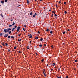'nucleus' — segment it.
Returning <instances> with one entry per match:
<instances>
[{"mask_svg":"<svg viewBox=\"0 0 78 78\" xmlns=\"http://www.w3.org/2000/svg\"><path fill=\"white\" fill-rule=\"evenodd\" d=\"M49 11H51V9H50V10H49Z\"/></svg>","mask_w":78,"mask_h":78,"instance_id":"nucleus-60","label":"nucleus"},{"mask_svg":"<svg viewBox=\"0 0 78 78\" xmlns=\"http://www.w3.org/2000/svg\"><path fill=\"white\" fill-rule=\"evenodd\" d=\"M24 27L25 28H26V25H24Z\"/></svg>","mask_w":78,"mask_h":78,"instance_id":"nucleus-47","label":"nucleus"},{"mask_svg":"<svg viewBox=\"0 0 78 78\" xmlns=\"http://www.w3.org/2000/svg\"><path fill=\"white\" fill-rule=\"evenodd\" d=\"M17 32H16V34H17Z\"/></svg>","mask_w":78,"mask_h":78,"instance_id":"nucleus-64","label":"nucleus"},{"mask_svg":"<svg viewBox=\"0 0 78 78\" xmlns=\"http://www.w3.org/2000/svg\"><path fill=\"white\" fill-rule=\"evenodd\" d=\"M20 27H17V32L19 31V30H20Z\"/></svg>","mask_w":78,"mask_h":78,"instance_id":"nucleus-1","label":"nucleus"},{"mask_svg":"<svg viewBox=\"0 0 78 78\" xmlns=\"http://www.w3.org/2000/svg\"><path fill=\"white\" fill-rule=\"evenodd\" d=\"M40 41H43V38H41Z\"/></svg>","mask_w":78,"mask_h":78,"instance_id":"nucleus-20","label":"nucleus"},{"mask_svg":"<svg viewBox=\"0 0 78 78\" xmlns=\"http://www.w3.org/2000/svg\"><path fill=\"white\" fill-rule=\"evenodd\" d=\"M47 67H48V64H47Z\"/></svg>","mask_w":78,"mask_h":78,"instance_id":"nucleus-46","label":"nucleus"},{"mask_svg":"<svg viewBox=\"0 0 78 78\" xmlns=\"http://www.w3.org/2000/svg\"><path fill=\"white\" fill-rule=\"evenodd\" d=\"M8 30V31L9 32V31H11V28H9L8 29H7Z\"/></svg>","mask_w":78,"mask_h":78,"instance_id":"nucleus-3","label":"nucleus"},{"mask_svg":"<svg viewBox=\"0 0 78 78\" xmlns=\"http://www.w3.org/2000/svg\"><path fill=\"white\" fill-rule=\"evenodd\" d=\"M5 2H7V0H5Z\"/></svg>","mask_w":78,"mask_h":78,"instance_id":"nucleus-50","label":"nucleus"},{"mask_svg":"<svg viewBox=\"0 0 78 78\" xmlns=\"http://www.w3.org/2000/svg\"><path fill=\"white\" fill-rule=\"evenodd\" d=\"M37 14V13H35V15H36Z\"/></svg>","mask_w":78,"mask_h":78,"instance_id":"nucleus-57","label":"nucleus"},{"mask_svg":"<svg viewBox=\"0 0 78 78\" xmlns=\"http://www.w3.org/2000/svg\"><path fill=\"white\" fill-rule=\"evenodd\" d=\"M38 37H36L35 38V39H38Z\"/></svg>","mask_w":78,"mask_h":78,"instance_id":"nucleus-12","label":"nucleus"},{"mask_svg":"<svg viewBox=\"0 0 78 78\" xmlns=\"http://www.w3.org/2000/svg\"><path fill=\"white\" fill-rule=\"evenodd\" d=\"M67 31H70V29H68L67 30Z\"/></svg>","mask_w":78,"mask_h":78,"instance_id":"nucleus-48","label":"nucleus"},{"mask_svg":"<svg viewBox=\"0 0 78 78\" xmlns=\"http://www.w3.org/2000/svg\"><path fill=\"white\" fill-rule=\"evenodd\" d=\"M50 33L51 34H52V33H53V31H51L50 32Z\"/></svg>","mask_w":78,"mask_h":78,"instance_id":"nucleus-26","label":"nucleus"},{"mask_svg":"<svg viewBox=\"0 0 78 78\" xmlns=\"http://www.w3.org/2000/svg\"><path fill=\"white\" fill-rule=\"evenodd\" d=\"M66 78H69V77L68 76H66Z\"/></svg>","mask_w":78,"mask_h":78,"instance_id":"nucleus-49","label":"nucleus"},{"mask_svg":"<svg viewBox=\"0 0 78 78\" xmlns=\"http://www.w3.org/2000/svg\"><path fill=\"white\" fill-rule=\"evenodd\" d=\"M52 13H53V14H55L56 13V12H54V11H53L52 12Z\"/></svg>","mask_w":78,"mask_h":78,"instance_id":"nucleus-9","label":"nucleus"},{"mask_svg":"<svg viewBox=\"0 0 78 78\" xmlns=\"http://www.w3.org/2000/svg\"><path fill=\"white\" fill-rule=\"evenodd\" d=\"M56 7H58V5H56Z\"/></svg>","mask_w":78,"mask_h":78,"instance_id":"nucleus-62","label":"nucleus"},{"mask_svg":"<svg viewBox=\"0 0 78 78\" xmlns=\"http://www.w3.org/2000/svg\"><path fill=\"white\" fill-rule=\"evenodd\" d=\"M16 48H17V46H15L14 47V49H16Z\"/></svg>","mask_w":78,"mask_h":78,"instance_id":"nucleus-23","label":"nucleus"},{"mask_svg":"<svg viewBox=\"0 0 78 78\" xmlns=\"http://www.w3.org/2000/svg\"><path fill=\"white\" fill-rule=\"evenodd\" d=\"M32 12H31L30 13V16H32Z\"/></svg>","mask_w":78,"mask_h":78,"instance_id":"nucleus-22","label":"nucleus"},{"mask_svg":"<svg viewBox=\"0 0 78 78\" xmlns=\"http://www.w3.org/2000/svg\"><path fill=\"white\" fill-rule=\"evenodd\" d=\"M8 51L9 53H10V52H11V51L10 49H8Z\"/></svg>","mask_w":78,"mask_h":78,"instance_id":"nucleus-13","label":"nucleus"},{"mask_svg":"<svg viewBox=\"0 0 78 78\" xmlns=\"http://www.w3.org/2000/svg\"><path fill=\"white\" fill-rule=\"evenodd\" d=\"M43 74H44V76L45 77V76H47V75H46V74H45V73H43Z\"/></svg>","mask_w":78,"mask_h":78,"instance_id":"nucleus-11","label":"nucleus"},{"mask_svg":"<svg viewBox=\"0 0 78 78\" xmlns=\"http://www.w3.org/2000/svg\"><path fill=\"white\" fill-rule=\"evenodd\" d=\"M2 35H3V34L2 33H0V36H2Z\"/></svg>","mask_w":78,"mask_h":78,"instance_id":"nucleus-28","label":"nucleus"},{"mask_svg":"<svg viewBox=\"0 0 78 78\" xmlns=\"http://www.w3.org/2000/svg\"><path fill=\"white\" fill-rule=\"evenodd\" d=\"M74 62H77V60H74Z\"/></svg>","mask_w":78,"mask_h":78,"instance_id":"nucleus-30","label":"nucleus"},{"mask_svg":"<svg viewBox=\"0 0 78 78\" xmlns=\"http://www.w3.org/2000/svg\"><path fill=\"white\" fill-rule=\"evenodd\" d=\"M8 34H5V35L4 36V37H8Z\"/></svg>","mask_w":78,"mask_h":78,"instance_id":"nucleus-4","label":"nucleus"},{"mask_svg":"<svg viewBox=\"0 0 78 78\" xmlns=\"http://www.w3.org/2000/svg\"><path fill=\"white\" fill-rule=\"evenodd\" d=\"M35 54L36 55H37V53H35Z\"/></svg>","mask_w":78,"mask_h":78,"instance_id":"nucleus-54","label":"nucleus"},{"mask_svg":"<svg viewBox=\"0 0 78 78\" xmlns=\"http://www.w3.org/2000/svg\"><path fill=\"white\" fill-rule=\"evenodd\" d=\"M44 46H47V45H46V44H44Z\"/></svg>","mask_w":78,"mask_h":78,"instance_id":"nucleus-52","label":"nucleus"},{"mask_svg":"<svg viewBox=\"0 0 78 78\" xmlns=\"http://www.w3.org/2000/svg\"><path fill=\"white\" fill-rule=\"evenodd\" d=\"M53 69H51V71H53Z\"/></svg>","mask_w":78,"mask_h":78,"instance_id":"nucleus-58","label":"nucleus"},{"mask_svg":"<svg viewBox=\"0 0 78 78\" xmlns=\"http://www.w3.org/2000/svg\"><path fill=\"white\" fill-rule=\"evenodd\" d=\"M58 3H59L60 5H61V4H62V3H61V1H59L58 2Z\"/></svg>","mask_w":78,"mask_h":78,"instance_id":"nucleus-5","label":"nucleus"},{"mask_svg":"<svg viewBox=\"0 0 78 78\" xmlns=\"http://www.w3.org/2000/svg\"><path fill=\"white\" fill-rule=\"evenodd\" d=\"M43 70H44V72H45V69H43Z\"/></svg>","mask_w":78,"mask_h":78,"instance_id":"nucleus-53","label":"nucleus"},{"mask_svg":"<svg viewBox=\"0 0 78 78\" xmlns=\"http://www.w3.org/2000/svg\"><path fill=\"white\" fill-rule=\"evenodd\" d=\"M11 31H9V34H11Z\"/></svg>","mask_w":78,"mask_h":78,"instance_id":"nucleus-18","label":"nucleus"},{"mask_svg":"<svg viewBox=\"0 0 78 78\" xmlns=\"http://www.w3.org/2000/svg\"><path fill=\"white\" fill-rule=\"evenodd\" d=\"M51 48H54L53 47V45H52L51 46Z\"/></svg>","mask_w":78,"mask_h":78,"instance_id":"nucleus-31","label":"nucleus"},{"mask_svg":"<svg viewBox=\"0 0 78 78\" xmlns=\"http://www.w3.org/2000/svg\"><path fill=\"white\" fill-rule=\"evenodd\" d=\"M11 37L12 38V39H14V36H11Z\"/></svg>","mask_w":78,"mask_h":78,"instance_id":"nucleus-10","label":"nucleus"},{"mask_svg":"<svg viewBox=\"0 0 78 78\" xmlns=\"http://www.w3.org/2000/svg\"><path fill=\"white\" fill-rule=\"evenodd\" d=\"M15 28H17V26H15Z\"/></svg>","mask_w":78,"mask_h":78,"instance_id":"nucleus-51","label":"nucleus"},{"mask_svg":"<svg viewBox=\"0 0 78 78\" xmlns=\"http://www.w3.org/2000/svg\"><path fill=\"white\" fill-rule=\"evenodd\" d=\"M21 53V51H20L19 52V53Z\"/></svg>","mask_w":78,"mask_h":78,"instance_id":"nucleus-44","label":"nucleus"},{"mask_svg":"<svg viewBox=\"0 0 78 78\" xmlns=\"http://www.w3.org/2000/svg\"><path fill=\"white\" fill-rule=\"evenodd\" d=\"M65 33H66V32L64 31L63 33V34H65Z\"/></svg>","mask_w":78,"mask_h":78,"instance_id":"nucleus-34","label":"nucleus"},{"mask_svg":"<svg viewBox=\"0 0 78 78\" xmlns=\"http://www.w3.org/2000/svg\"><path fill=\"white\" fill-rule=\"evenodd\" d=\"M1 3H3L4 2H5V1H2L1 2Z\"/></svg>","mask_w":78,"mask_h":78,"instance_id":"nucleus-6","label":"nucleus"},{"mask_svg":"<svg viewBox=\"0 0 78 78\" xmlns=\"http://www.w3.org/2000/svg\"><path fill=\"white\" fill-rule=\"evenodd\" d=\"M15 24V23L14 22H13L12 24V25H14Z\"/></svg>","mask_w":78,"mask_h":78,"instance_id":"nucleus-33","label":"nucleus"},{"mask_svg":"<svg viewBox=\"0 0 78 78\" xmlns=\"http://www.w3.org/2000/svg\"><path fill=\"white\" fill-rule=\"evenodd\" d=\"M12 25H9V27H12Z\"/></svg>","mask_w":78,"mask_h":78,"instance_id":"nucleus-43","label":"nucleus"},{"mask_svg":"<svg viewBox=\"0 0 78 78\" xmlns=\"http://www.w3.org/2000/svg\"><path fill=\"white\" fill-rule=\"evenodd\" d=\"M44 59H43L41 60V61L42 62H44Z\"/></svg>","mask_w":78,"mask_h":78,"instance_id":"nucleus-24","label":"nucleus"},{"mask_svg":"<svg viewBox=\"0 0 78 78\" xmlns=\"http://www.w3.org/2000/svg\"><path fill=\"white\" fill-rule=\"evenodd\" d=\"M2 45L3 46H5V44L4 43H3L2 44Z\"/></svg>","mask_w":78,"mask_h":78,"instance_id":"nucleus-25","label":"nucleus"},{"mask_svg":"<svg viewBox=\"0 0 78 78\" xmlns=\"http://www.w3.org/2000/svg\"><path fill=\"white\" fill-rule=\"evenodd\" d=\"M52 66H55V63H53V64H52Z\"/></svg>","mask_w":78,"mask_h":78,"instance_id":"nucleus-16","label":"nucleus"},{"mask_svg":"<svg viewBox=\"0 0 78 78\" xmlns=\"http://www.w3.org/2000/svg\"><path fill=\"white\" fill-rule=\"evenodd\" d=\"M29 48H30V47H29V46H27V50H29Z\"/></svg>","mask_w":78,"mask_h":78,"instance_id":"nucleus-17","label":"nucleus"},{"mask_svg":"<svg viewBox=\"0 0 78 78\" xmlns=\"http://www.w3.org/2000/svg\"><path fill=\"white\" fill-rule=\"evenodd\" d=\"M43 73H45V72H44V71H43Z\"/></svg>","mask_w":78,"mask_h":78,"instance_id":"nucleus-59","label":"nucleus"},{"mask_svg":"<svg viewBox=\"0 0 78 78\" xmlns=\"http://www.w3.org/2000/svg\"><path fill=\"white\" fill-rule=\"evenodd\" d=\"M27 2L28 4H29L30 3V2H29V1L28 0H27Z\"/></svg>","mask_w":78,"mask_h":78,"instance_id":"nucleus-8","label":"nucleus"},{"mask_svg":"<svg viewBox=\"0 0 78 78\" xmlns=\"http://www.w3.org/2000/svg\"><path fill=\"white\" fill-rule=\"evenodd\" d=\"M10 37H11V36H8V38H10Z\"/></svg>","mask_w":78,"mask_h":78,"instance_id":"nucleus-32","label":"nucleus"},{"mask_svg":"<svg viewBox=\"0 0 78 78\" xmlns=\"http://www.w3.org/2000/svg\"><path fill=\"white\" fill-rule=\"evenodd\" d=\"M31 42H32V41H30V44H31Z\"/></svg>","mask_w":78,"mask_h":78,"instance_id":"nucleus-55","label":"nucleus"},{"mask_svg":"<svg viewBox=\"0 0 78 78\" xmlns=\"http://www.w3.org/2000/svg\"><path fill=\"white\" fill-rule=\"evenodd\" d=\"M22 34H20L18 36H19V37H20V35H21Z\"/></svg>","mask_w":78,"mask_h":78,"instance_id":"nucleus-36","label":"nucleus"},{"mask_svg":"<svg viewBox=\"0 0 78 78\" xmlns=\"http://www.w3.org/2000/svg\"><path fill=\"white\" fill-rule=\"evenodd\" d=\"M38 33L39 34H40L41 33V32H40L39 31H38Z\"/></svg>","mask_w":78,"mask_h":78,"instance_id":"nucleus-40","label":"nucleus"},{"mask_svg":"<svg viewBox=\"0 0 78 78\" xmlns=\"http://www.w3.org/2000/svg\"><path fill=\"white\" fill-rule=\"evenodd\" d=\"M12 30L14 31V30H15V28H13Z\"/></svg>","mask_w":78,"mask_h":78,"instance_id":"nucleus-39","label":"nucleus"},{"mask_svg":"<svg viewBox=\"0 0 78 78\" xmlns=\"http://www.w3.org/2000/svg\"><path fill=\"white\" fill-rule=\"evenodd\" d=\"M39 46V47H42V44H40Z\"/></svg>","mask_w":78,"mask_h":78,"instance_id":"nucleus-19","label":"nucleus"},{"mask_svg":"<svg viewBox=\"0 0 78 78\" xmlns=\"http://www.w3.org/2000/svg\"><path fill=\"white\" fill-rule=\"evenodd\" d=\"M67 13V11H65V12H64V13H65V14H66V13Z\"/></svg>","mask_w":78,"mask_h":78,"instance_id":"nucleus-27","label":"nucleus"},{"mask_svg":"<svg viewBox=\"0 0 78 78\" xmlns=\"http://www.w3.org/2000/svg\"><path fill=\"white\" fill-rule=\"evenodd\" d=\"M33 17H36V15H33Z\"/></svg>","mask_w":78,"mask_h":78,"instance_id":"nucleus-14","label":"nucleus"},{"mask_svg":"<svg viewBox=\"0 0 78 78\" xmlns=\"http://www.w3.org/2000/svg\"><path fill=\"white\" fill-rule=\"evenodd\" d=\"M31 34H28V36H31Z\"/></svg>","mask_w":78,"mask_h":78,"instance_id":"nucleus-38","label":"nucleus"},{"mask_svg":"<svg viewBox=\"0 0 78 78\" xmlns=\"http://www.w3.org/2000/svg\"><path fill=\"white\" fill-rule=\"evenodd\" d=\"M4 31L5 33H7V32H9L8 31V29H4Z\"/></svg>","mask_w":78,"mask_h":78,"instance_id":"nucleus-2","label":"nucleus"},{"mask_svg":"<svg viewBox=\"0 0 78 78\" xmlns=\"http://www.w3.org/2000/svg\"><path fill=\"white\" fill-rule=\"evenodd\" d=\"M1 48H2V46H0Z\"/></svg>","mask_w":78,"mask_h":78,"instance_id":"nucleus-61","label":"nucleus"},{"mask_svg":"<svg viewBox=\"0 0 78 78\" xmlns=\"http://www.w3.org/2000/svg\"><path fill=\"white\" fill-rule=\"evenodd\" d=\"M23 30H24V31H25V29H24V28H23Z\"/></svg>","mask_w":78,"mask_h":78,"instance_id":"nucleus-37","label":"nucleus"},{"mask_svg":"<svg viewBox=\"0 0 78 78\" xmlns=\"http://www.w3.org/2000/svg\"><path fill=\"white\" fill-rule=\"evenodd\" d=\"M12 31H13V30L12 29Z\"/></svg>","mask_w":78,"mask_h":78,"instance_id":"nucleus-63","label":"nucleus"},{"mask_svg":"<svg viewBox=\"0 0 78 78\" xmlns=\"http://www.w3.org/2000/svg\"><path fill=\"white\" fill-rule=\"evenodd\" d=\"M5 45L6 46H7L8 44H7V43H5Z\"/></svg>","mask_w":78,"mask_h":78,"instance_id":"nucleus-35","label":"nucleus"},{"mask_svg":"<svg viewBox=\"0 0 78 78\" xmlns=\"http://www.w3.org/2000/svg\"><path fill=\"white\" fill-rule=\"evenodd\" d=\"M54 16H57V15L56 14H55Z\"/></svg>","mask_w":78,"mask_h":78,"instance_id":"nucleus-45","label":"nucleus"},{"mask_svg":"<svg viewBox=\"0 0 78 78\" xmlns=\"http://www.w3.org/2000/svg\"><path fill=\"white\" fill-rule=\"evenodd\" d=\"M51 17H53V14L52 13L51 14Z\"/></svg>","mask_w":78,"mask_h":78,"instance_id":"nucleus-15","label":"nucleus"},{"mask_svg":"<svg viewBox=\"0 0 78 78\" xmlns=\"http://www.w3.org/2000/svg\"><path fill=\"white\" fill-rule=\"evenodd\" d=\"M57 77L58 78H61V77H58V76H57Z\"/></svg>","mask_w":78,"mask_h":78,"instance_id":"nucleus-41","label":"nucleus"},{"mask_svg":"<svg viewBox=\"0 0 78 78\" xmlns=\"http://www.w3.org/2000/svg\"><path fill=\"white\" fill-rule=\"evenodd\" d=\"M18 41H21V39L18 40Z\"/></svg>","mask_w":78,"mask_h":78,"instance_id":"nucleus-29","label":"nucleus"},{"mask_svg":"<svg viewBox=\"0 0 78 78\" xmlns=\"http://www.w3.org/2000/svg\"><path fill=\"white\" fill-rule=\"evenodd\" d=\"M19 6H20V5H19L18 6V7H19Z\"/></svg>","mask_w":78,"mask_h":78,"instance_id":"nucleus-56","label":"nucleus"},{"mask_svg":"<svg viewBox=\"0 0 78 78\" xmlns=\"http://www.w3.org/2000/svg\"><path fill=\"white\" fill-rule=\"evenodd\" d=\"M32 37H33V36L32 35H31L30 37L29 38H32Z\"/></svg>","mask_w":78,"mask_h":78,"instance_id":"nucleus-21","label":"nucleus"},{"mask_svg":"<svg viewBox=\"0 0 78 78\" xmlns=\"http://www.w3.org/2000/svg\"><path fill=\"white\" fill-rule=\"evenodd\" d=\"M46 31H47V32L50 31V30L48 29H47L46 30Z\"/></svg>","mask_w":78,"mask_h":78,"instance_id":"nucleus-7","label":"nucleus"},{"mask_svg":"<svg viewBox=\"0 0 78 78\" xmlns=\"http://www.w3.org/2000/svg\"><path fill=\"white\" fill-rule=\"evenodd\" d=\"M64 5H66V2H64Z\"/></svg>","mask_w":78,"mask_h":78,"instance_id":"nucleus-42","label":"nucleus"}]
</instances>
